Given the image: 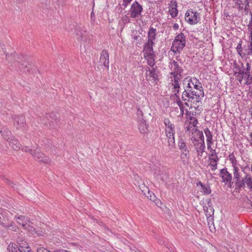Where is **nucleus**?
Here are the masks:
<instances>
[{"label": "nucleus", "instance_id": "nucleus-9", "mask_svg": "<svg viewBox=\"0 0 252 252\" xmlns=\"http://www.w3.org/2000/svg\"><path fill=\"white\" fill-rule=\"evenodd\" d=\"M109 64V55L107 50H103L101 52L99 61V65L103 66L108 69Z\"/></svg>", "mask_w": 252, "mask_h": 252}, {"label": "nucleus", "instance_id": "nucleus-49", "mask_svg": "<svg viewBox=\"0 0 252 252\" xmlns=\"http://www.w3.org/2000/svg\"><path fill=\"white\" fill-rule=\"evenodd\" d=\"M171 50L174 53V54H177L178 53H180V52L182 51V50H176V49L172 48V46H171Z\"/></svg>", "mask_w": 252, "mask_h": 252}, {"label": "nucleus", "instance_id": "nucleus-14", "mask_svg": "<svg viewBox=\"0 0 252 252\" xmlns=\"http://www.w3.org/2000/svg\"><path fill=\"white\" fill-rule=\"evenodd\" d=\"M9 145L15 151H18L20 149L21 144L16 139L14 136H12L11 137H7L6 140Z\"/></svg>", "mask_w": 252, "mask_h": 252}, {"label": "nucleus", "instance_id": "nucleus-22", "mask_svg": "<svg viewBox=\"0 0 252 252\" xmlns=\"http://www.w3.org/2000/svg\"><path fill=\"white\" fill-rule=\"evenodd\" d=\"M219 160V158H209V165L211 167L212 171H215L217 169Z\"/></svg>", "mask_w": 252, "mask_h": 252}, {"label": "nucleus", "instance_id": "nucleus-47", "mask_svg": "<svg viewBox=\"0 0 252 252\" xmlns=\"http://www.w3.org/2000/svg\"><path fill=\"white\" fill-rule=\"evenodd\" d=\"M3 215L1 214L0 213V224H1V225H2L3 226H6L5 225V223L3 222Z\"/></svg>", "mask_w": 252, "mask_h": 252}, {"label": "nucleus", "instance_id": "nucleus-40", "mask_svg": "<svg viewBox=\"0 0 252 252\" xmlns=\"http://www.w3.org/2000/svg\"><path fill=\"white\" fill-rule=\"evenodd\" d=\"M218 153H217L216 151V150L213 149L210 152V153L209 155V158H219L218 156Z\"/></svg>", "mask_w": 252, "mask_h": 252}, {"label": "nucleus", "instance_id": "nucleus-23", "mask_svg": "<svg viewBox=\"0 0 252 252\" xmlns=\"http://www.w3.org/2000/svg\"><path fill=\"white\" fill-rule=\"evenodd\" d=\"M15 218H16L17 222L20 224H21L23 227L24 228L25 226H26V225L28 224V222H30L27 218H26L24 216H20L19 217H17L15 216Z\"/></svg>", "mask_w": 252, "mask_h": 252}, {"label": "nucleus", "instance_id": "nucleus-21", "mask_svg": "<svg viewBox=\"0 0 252 252\" xmlns=\"http://www.w3.org/2000/svg\"><path fill=\"white\" fill-rule=\"evenodd\" d=\"M163 123L166 127V131L175 132L174 126L169 119L165 118Z\"/></svg>", "mask_w": 252, "mask_h": 252}, {"label": "nucleus", "instance_id": "nucleus-41", "mask_svg": "<svg viewBox=\"0 0 252 252\" xmlns=\"http://www.w3.org/2000/svg\"><path fill=\"white\" fill-rule=\"evenodd\" d=\"M22 150L25 152H29L32 155H33V153H34V152L35 151V149L30 148L28 146H25L23 147Z\"/></svg>", "mask_w": 252, "mask_h": 252}, {"label": "nucleus", "instance_id": "nucleus-48", "mask_svg": "<svg viewBox=\"0 0 252 252\" xmlns=\"http://www.w3.org/2000/svg\"><path fill=\"white\" fill-rule=\"evenodd\" d=\"M46 249L43 247L38 248L36 249V251L37 252H45Z\"/></svg>", "mask_w": 252, "mask_h": 252}, {"label": "nucleus", "instance_id": "nucleus-7", "mask_svg": "<svg viewBox=\"0 0 252 252\" xmlns=\"http://www.w3.org/2000/svg\"><path fill=\"white\" fill-rule=\"evenodd\" d=\"M220 176L222 179V182L225 184H228L230 187L233 184L232 181V177L231 174L227 171V168H224L220 169Z\"/></svg>", "mask_w": 252, "mask_h": 252}, {"label": "nucleus", "instance_id": "nucleus-44", "mask_svg": "<svg viewBox=\"0 0 252 252\" xmlns=\"http://www.w3.org/2000/svg\"><path fill=\"white\" fill-rule=\"evenodd\" d=\"M131 1L132 0H123L122 5L124 6V8H126Z\"/></svg>", "mask_w": 252, "mask_h": 252}, {"label": "nucleus", "instance_id": "nucleus-33", "mask_svg": "<svg viewBox=\"0 0 252 252\" xmlns=\"http://www.w3.org/2000/svg\"><path fill=\"white\" fill-rule=\"evenodd\" d=\"M229 160L232 164L233 168H234L235 167H238L237 166V160H236V158L235 157L233 154H231L229 155Z\"/></svg>", "mask_w": 252, "mask_h": 252}, {"label": "nucleus", "instance_id": "nucleus-58", "mask_svg": "<svg viewBox=\"0 0 252 252\" xmlns=\"http://www.w3.org/2000/svg\"><path fill=\"white\" fill-rule=\"evenodd\" d=\"M156 198V196L153 194V195H150L149 198L151 200L154 201L155 198Z\"/></svg>", "mask_w": 252, "mask_h": 252}, {"label": "nucleus", "instance_id": "nucleus-31", "mask_svg": "<svg viewBox=\"0 0 252 252\" xmlns=\"http://www.w3.org/2000/svg\"><path fill=\"white\" fill-rule=\"evenodd\" d=\"M148 71H149V76L152 78L154 81H156L158 79V75L155 72V69H150L149 67H148Z\"/></svg>", "mask_w": 252, "mask_h": 252}, {"label": "nucleus", "instance_id": "nucleus-62", "mask_svg": "<svg viewBox=\"0 0 252 252\" xmlns=\"http://www.w3.org/2000/svg\"><path fill=\"white\" fill-rule=\"evenodd\" d=\"M248 31L250 32V33H252V27L249 25Z\"/></svg>", "mask_w": 252, "mask_h": 252}, {"label": "nucleus", "instance_id": "nucleus-26", "mask_svg": "<svg viewBox=\"0 0 252 252\" xmlns=\"http://www.w3.org/2000/svg\"><path fill=\"white\" fill-rule=\"evenodd\" d=\"M204 133L206 136L207 143H213V135L208 128L204 129Z\"/></svg>", "mask_w": 252, "mask_h": 252}, {"label": "nucleus", "instance_id": "nucleus-60", "mask_svg": "<svg viewBox=\"0 0 252 252\" xmlns=\"http://www.w3.org/2000/svg\"><path fill=\"white\" fill-rule=\"evenodd\" d=\"M173 28L175 30H177L179 28L178 24H177L176 23L174 24V25H173Z\"/></svg>", "mask_w": 252, "mask_h": 252}, {"label": "nucleus", "instance_id": "nucleus-50", "mask_svg": "<svg viewBox=\"0 0 252 252\" xmlns=\"http://www.w3.org/2000/svg\"><path fill=\"white\" fill-rule=\"evenodd\" d=\"M213 144V143H207V149L210 150V152H211L213 149H212L211 147V145Z\"/></svg>", "mask_w": 252, "mask_h": 252}, {"label": "nucleus", "instance_id": "nucleus-38", "mask_svg": "<svg viewBox=\"0 0 252 252\" xmlns=\"http://www.w3.org/2000/svg\"><path fill=\"white\" fill-rule=\"evenodd\" d=\"M169 74L171 75V78H173L172 79L182 78V75L180 74L179 73L174 70H173L172 72H170Z\"/></svg>", "mask_w": 252, "mask_h": 252}, {"label": "nucleus", "instance_id": "nucleus-27", "mask_svg": "<svg viewBox=\"0 0 252 252\" xmlns=\"http://www.w3.org/2000/svg\"><path fill=\"white\" fill-rule=\"evenodd\" d=\"M207 218L208 225L211 231L215 230L214 225V218L213 216L206 217Z\"/></svg>", "mask_w": 252, "mask_h": 252}, {"label": "nucleus", "instance_id": "nucleus-35", "mask_svg": "<svg viewBox=\"0 0 252 252\" xmlns=\"http://www.w3.org/2000/svg\"><path fill=\"white\" fill-rule=\"evenodd\" d=\"M28 65L30 66H31V65L28 62L24 61V62L22 63L19 67L20 69H23L24 72H28L29 71L30 67L28 66Z\"/></svg>", "mask_w": 252, "mask_h": 252}, {"label": "nucleus", "instance_id": "nucleus-52", "mask_svg": "<svg viewBox=\"0 0 252 252\" xmlns=\"http://www.w3.org/2000/svg\"><path fill=\"white\" fill-rule=\"evenodd\" d=\"M247 82L249 83V84H252V75L251 76L250 75V78L249 80H247Z\"/></svg>", "mask_w": 252, "mask_h": 252}, {"label": "nucleus", "instance_id": "nucleus-51", "mask_svg": "<svg viewBox=\"0 0 252 252\" xmlns=\"http://www.w3.org/2000/svg\"><path fill=\"white\" fill-rule=\"evenodd\" d=\"M191 140L193 143H194V142H198V140L195 136H192L191 138Z\"/></svg>", "mask_w": 252, "mask_h": 252}, {"label": "nucleus", "instance_id": "nucleus-17", "mask_svg": "<svg viewBox=\"0 0 252 252\" xmlns=\"http://www.w3.org/2000/svg\"><path fill=\"white\" fill-rule=\"evenodd\" d=\"M203 210L205 212L206 217L213 216L214 213L213 207L211 205V203L208 201L207 205L203 206Z\"/></svg>", "mask_w": 252, "mask_h": 252}, {"label": "nucleus", "instance_id": "nucleus-16", "mask_svg": "<svg viewBox=\"0 0 252 252\" xmlns=\"http://www.w3.org/2000/svg\"><path fill=\"white\" fill-rule=\"evenodd\" d=\"M157 35V30L153 27H150L148 32V41L149 43H154V40Z\"/></svg>", "mask_w": 252, "mask_h": 252}, {"label": "nucleus", "instance_id": "nucleus-59", "mask_svg": "<svg viewBox=\"0 0 252 252\" xmlns=\"http://www.w3.org/2000/svg\"><path fill=\"white\" fill-rule=\"evenodd\" d=\"M180 111H181L180 115H181V116H183V115H184V107L180 108Z\"/></svg>", "mask_w": 252, "mask_h": 252}, {"label": "nucleus", "instance_id": "nucleus-39", "mask_svg": "<svg viewBox=\"0 0 252 252\" xmlns=\"http://www.w3.org/2000/svg\"><path fill=\"white\" fill-rule=\"evenodd\" d=\"M154 57H155V55H153L151 57H148V59H147L148 63L151 67L154 66V65L155 64Z\"/></svg>", "mask_w": 252, "mask_h": 252}, {"label": "nucleus", "instance_id": "nucleus-2", "mask_svg": "<svg viewBox=\"0 0 252 252\" xmlns=\"http://www.w3.org/2000/svg\"><path fill=\"white\" fill-rule=\"evenodd\" d=\"M178 146L181 150V159L184 162H187L189 158V151L185 140L182 138H180L178 142Z\"/></svg>", "mask_w": 252, "mask_h": 252}, {"label": "nucleus", "instance_id": "nucleus-42", "mask_svg": "<svg viewBox=\"0 0 252 252\" xmlns=\"http://www.w3.org/2000/svg\"><path fill=\"white\" fill-rule=\"evenodd\" d=\"M165 133L168 139H169L172 138V137H174L175 132L165 131Z\"/></svg>", "mask_w": 252, "mask_h": 252}, {"label": "nucleus", "instance_id": "nucleus-64", "mask_svg": "<svg viewBox=\"0 0 252 252\" xmlns=\"http://www.w3.org/2000/svg\"><path fill=\"white\" fill-rule=\"evenodd\" d=\"M249 54L252 55V47H249Z\"/></svg>", "mask_w": 252, "mask_h": 252}, {"label": "nucleus", "instance_id": "nucleus-13", "mask_svg": "<svg viewBox=\"0 0 252 252\" xmlns=\"http://www.w3.org/2000/svg\"><path fill=\"white\" fill-rule=\"evenodd\" d=\"M154 44V43L147 42L144 45L143 52L145 57H151L154 55L153 48Z\"/></svg>", "mask_w": 252, "mask_h": 252}, {"label": "nucleus", "instance_id": "nucleus-61", "mask_svg": "<svg viewBox=\"0 0 252 252\" xmlns=\"http://www.w3.org/2000/svg\"><path fill=\"white\" fill-rule=\"evenodd\" d=\"M140 38V36L139 35H134L133 36V38L135 40H139V38Z\"/></svg>", "mask_w": 252, "mask_h": 252}, {"label": "nucleus", "instance_id": "nucleus-29", "mask_svg": "<svg viewBox=\"0 0 252 252\" xmlns=\"http://www.w3.org/2000/svg\"><path fill=\"white\" fill-rule=\"evenodd\" d=\"M0 132L1 133V135L3 136V138L7 140V137H11V136H12L11 132L6 128L3 131L2 130H0Z\"/></svg>", "mask_w": 252, "mask_h": 252}, {"label": "nucleus", "instance_id": "nucleus-28", "mask_svg": "<svg viewBox=\"0 0 252 252\" xmlns=\"http://www.w3.org/2000/svg\"><path fill=\"white\" fill-rule=\"evenodd\" d=\"M235 181V185H236V189L238 188L240 189L245 187V184L246 183L245 178H243L242 180L241 179H239L238 180Z\"/></svg>", "mask_w": 252, "mask_h": 252}, {"label": "nucleus", "instance_id": "nucleus-63", "mask_svg": "<svg viewBox=\"0 0 252 252\" xmlns=\"http://www.w3.org/2000/svg\"><path fill=\"white\" fill-rule=\"evenodd\" d=\"M251 14V20L250 22V23H249V25H250V26H252V13H250Z\"/></svg>", "mask_w": 252, "mask_h": 252}, {"label": "nucleus", "instance_id": "nucleus-55", "mask_svg": "<svg viewBox=\"0 0 252 252\" xmlns=\"http://www.w3.org/2000/svg\"><path fill=\"white\" fill-rule=\"evenodd\" d=\"M49 117L52 118V119L53 120V118L56 117V116L54 113H51L49 114Z\"/></svg>", "mask_w": 252, "mask_h": 252}, {"label": "nucleus", "instance_id": "nucleus-5", "mask_svg": "<svg viewBox=\"0 0 252 252\" xmlns=\"http://www.w3.org/2000/svg\"><path fill=\"white\" fill-rule=\"evenodd\" d=\"M143 11L142 6L137 1H135L131 5L129 10L130 17L132 18L139 17Z\"/></svg>", "mask_w": 252, "mask_h": 252}, {"label": "nucleus", "instance_id": "nucleus-30", "mask_svg": "<svg viewBox=\"0 0 252 252\" xmlns=\"http://www.w3.org/2000/svg\"><path fill=\"white\" fill-rule=\"evenodd\" d=\"M170 14L172 18L175 17L178 13V10L177 8V3L175 2L174 6H172L170 10Z\"/></svg>", "mask_w": 252, "mask_h": 252}, {"label": "nucleus", "instance_id": "nucleus-12", "mask_svg": "<svg viewBox=\"0 0 252 252\" xmlns=\"http://www.w3.org/2000/svg\"><path fill=\"white\" fill-rule=\"evenodd\" d=\"M13 120L14 125L17 129L23 127L25 125V118L23 115L15 116Z\"/></svg>", "mask_w": 252, "mask_h": 252}, {"label": "nucleus", "instance_id": "nucleus-32", "mask_svg": "<svg viewBox=\"0 0 252 252\" xmlns=\"http://www.w3.org/2000/svg\"><path fill=\"white\" fill-rule=\"evenodd\" d=\"M8 252H18V247L14 243H10L7 247Z\"/></svg>", "mask_w": 252, "mask_h": 252}, {"label": "nucleus", "instance_id": "nucleus-3", "mask_svg": "<svg viewBox=\"0 0 252 252\" xmlns=\"http://www.w3.org/2000/svg\"><path fill=\"white\" fill-rule=\"evenodd\" d=\"M200 18L199 13L193 11L191 9L187 10L185 16L186 21L190 25H195L197 24Z\"/></svg>", "mask_w": 252, "mask_h": 252}, {"label": "nucleus", "instance_id": "nucleus-56", "mask_svg": "<svg viewBox=\"0 0 252 252\" xmlns=\"http://www.w3.org/2000/svg\"><path fill=\"white\" fill-rule=\"evenodd\" d=\"M250 145L252 147V132L250 134Z\"/></svg>", "mask_w": 252, "mask_h": 252}, {"label": "nucleus", "instance_id": "nucleus-11", "mask_svg": "<svg viewBox=\"0 0 252 252\" xmlns=\"http://www.w3.org/2000/svg\"><path fill=\"white\" fill-rule=\"evenodd\" d=\"M32 156L35 160L42 161L46 163H49L51 160L49 157H46L42 153L39 152V150H37V149L35 150L34 153H33V155Z\"/></svg>", "mask_w": 252, "mask_h": 252}, {"label": "nucleus", "instance_id": "nucleus-20", "mask_svg": "<svg viewBox=\"0 0 252 252\" xmlns=\"http://www.w3.org/2000/svg\"><path fill=\"white\" fill-rule=\"evenodd\" d=\"M171 68H173V70L176 71L181 75H182V73H183L184 71V69L182 68L181 66H180L178 62L173 60L172 62L171 63Z\"/></svg>", "mask_w": 252, "mask_h": 252}, {"label": "nucleus", "instance_id": "nucleus-37", "mask_svg": "<svg viewBox=\"0 0 252 252\" xmlns=\"http://www.w3.org/2000/svg\"><path fill=\"white\" fill-rule=\"evenodd\" d=\"M168 143L169 148L170 150H172L175 147V146L174 137H172V138L168 139Z\"/></svg>", "mask_w": 252, "mask_h": 252}, {"label": "nucleus", "instance_id": "nucleus-6", "mask_svg": "<svg viewBox=\"0 0 252 252\" xmlns=\"http://www.w3.org/2000/svg\"><path fill=\"white\" fill-rule=\"evenodd\" d=\"M87 32L83 27H76L75 29V36L78 41H87Z\"/></svg>", "mask_w": 252, "mask_h": 252}, {"label": "nucleus", "instance_id": "nucleus-1", "mask_svg": "<svg viewBox=\"0 0 252 252\" xmlns=\"http://www.w3.org/2000/svg\"><path fill=\"white\" fill-rule=\"evenodd\" d=\"M184 91L182 94L183 101L199 102L204 97V92L201 83L196 77H185L183 80Z\"/></svg>", "mask_w": 252, "mask_h": 252}, {"label": "nucleus", "instance_id": "nucleus-24", "mask_svg": "<svg viewBox=\"0 0 252 252\" xmlns=\"http://www.w3.org/2000/svg\"><path fill=\"white\" fill-rule=\"evenodd\" d=\"M17 242L18 245V248L22 249H29L30 247L28 243L23 239V238L18 237L17 238Z\"/></svg>", "mask_w": 252, "mask_h": 252}, {"label": "nucleus", "instance_id": "nucleus-53", "mask_svg": "<svg viewBox=\"0 0 252 252\" xmlns=\"http://www.w3.org/2000/svg\"><path fill=\"white\" fill-rule=\"evenodd\" d=\"M242 45L241 44H239L238 45H237V50L239 52L240 51H241V49H242V47H241Z\"/></svg>", "mask_w": 252, "mask_h": 252}, {"label": "nucleus", "instance_id": "nucleus-19", "mask_svg": "<svg viewBox=\"0 0 252 252\" xmlns=\"http://www.w3.org/2000/svg\"><path fill=\"white\" fill-rule=\"evenodd\" d=\"M24 229L27 230L32 234H36L38 236L43 235V232L42 231L36 230V229L32 225L30 224H27L26 226L24 227Z\"/></svg>", "mask_w": 252, "mask_h": 252}, {"label": "nucleus", "instance_id": "nucleus-34", "mask_svg": "<svg viewBox=\"0 0 252 252\" xmlns=\"http://www.w3.org/2000/svg\"><path fill=\"white\" fill-rule=\"evenodd\" d=\"M233 178L234 180L240 179V172L238 167L233 168Z\"/></svg>", "mask_w": 252, "mask_h": 252}, {"label": "nucleus", "instance_id": "nucleus-54", "mask_svg": "<svg viewBox=\"0 0 252 252\" xmlns=\"http://www.w3.org/2000/svg\"><path fill=\"white\" fill-rule=\"evenodd\" d=\"M27 250H26L24 249L18 248V252H27Z\"/></svg>", "mask_w": 252, "mask_h": 252}, {"label": "nucleus", "instance_id": "nucleus-36", "mask_svg": "<svg viewBox=\"0 0 252 252\" xmlns=\"http://www.w3.org/2000/svg\"><path fill=\"white\" fill-rule=\"evenodd\" d=\"M139 129L141 133H144L145 132V130L147 129V126L146 125V122L145 120H143L141 121Z\"/></svg>", "mask_w": 252, "mask_h": 252}, {"label": "nucleus", "instance_id": "nucleus-25", "mask_svg": "<svg viewBox=\"0 0 252 252\" xmlns=\"http://www.w3.org/2000/svg\"><path fill=\"white\" fill-rule=\"evenodd\" d=\"M190 122L189 127H188L187 130L189 131L190 127H193V130H195L196 134L197 133V131H198L197 129L196 125L197 124V120L195 117H191L190 118Z\"/></svg>", "mask_w": 252, "mask_h": 252}, {"label": "nucleus", "instance_id": "nucleus-18", "mask_svg": "<svg viewBox=\"0 0 252 252\" xmlns=\"http://www.w3.org/2000/svg\"><path fill=\"white\" fill-rule=\"evenodd\" d=\"M196 185L197 187L200 186V187H201V191L203 192V194H209L211 193V190L209 185H205L201 182H198L196 183Z\"/></svg>", "mask_w": 252, "mask_h": 252}, {"label": "nucleus", "instance_id": "nucleus-10", "mask_svg": "<svg viewBox=\"0 0 252 252\" xmlns=\"http://www.w3.org/2000/svg\"><path fill=\"white\" fill-rule=\"evenodd\" d=\"M236 69L238 70V73L244 75L245 78H250L251 65L249 63H246V66H244L243 64L241 66L238 65Z\"/></svg>", "mask_w": 252, "mask_h": 252}, {"label": "nucleus", "instance_id": "nucleus-8", "mask_svg": "<svg viewBox=\"0 0 252 252\" xmlns=\"http://www.w3.org/2000/svg\"><path fill=\"white\" fill-rule=\"evenodd\" d=\"M197 136L200 140L201 142L198 146H196V148L195 149H196L197 152V156L202 157L203 153L204 152V150L205 148L204 138L202 131H198Z\"/></svg>", "mask_w": 252, "mask_h": 252}, {"label": "nucleus", "instance_id": "nucleus-46", "mask_svg": "<svg viewBox=\"0 0 252 252\" xmlns=\"http://www.w3.org/2000/svg\"><path fill=\"white\" fill-rule=\"evenodd\" d=\"M249 3H250V1H248V0H247V4L246 5L245 8H244V10L246 12L247 14L248 13V12L249 11V9H250Z\"/></svg>", "mask_w": 252, "mask_h": 252}, {"label": "nucleus", "instance_id": "nucleus-15", "mask_svg": "<svg viewBox=\"0 0 252 252\" xmlns=\"http://www.w3.org/2000/svg\"><path fill=\"white\" fill-rule=\"evenodd\" d=\"M181 79H171V86H172L173 92L175 93L174 95L176 96H178V94H179L180 89L181 88L179 83Z\"/></svg>", "mask_w": 252, "mask_h": 252}, {"label": "nucleus", "instance_id": "nucleus-4", "mask_svg": "<svg viewBox=\"0 0 252 252\" xmlns=\"http://www.w3.org/2000/svg\"><path fill=\"white\" fill-rule=\"evenodd\" d=\"M186 43V37L184 33H181L176 36L172 43V48L176 50H183Z\"/></svg>", "mask_w": 252, "mask_h": 252}, {"label": "nucleus", "instance_id": "nucleus-57", "mask_svg": "<svg viewBox=\"0 0 252 252\" xmlns=\"http://www.w3.org/2000/svg\"><path fill=\"white\" fill-rule=\"evenodd\" d=\"M137 114L139 116V115H143V113H142V111L141 110H140V109H138L137 111Z\"/></svg>", "mask_w": 252, "mask_h": 252}, {"label": "nucleus", "instance_id": "nucleus-45", "mask_svg": "<svg viewBox=\"0 0 252 252\" xmlns=\"http://www.w3.org/2000/svg\"><path fill=\"white\" fill-rule=\"evenodd\" d=\"M177 97H178V99L177 100V103L178 105L179 106V108L184 107L183 102L181 101L179 95H178V96H177Z\"/></svg>", "mask_w": 252, "mask_h": 252}, {"label": "nucleus", "instance_id": "nucleus-43", "mask_svg": "<svg viewBox=\"0 0 252 252\" xmlns=\"http://www.w3.org/2000/svg\"><path fill=\"white\" fill-rule=\"evenodd\" d=\"M237 79L239 81V82L241 83L242 80L244 79H246V80H249V78H245L244 77V76L243 75H241L240 74H238L237 76Z\"/></svg>", "mask_w": 252, "mask_h": 252}]
</instances>
